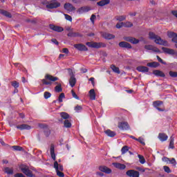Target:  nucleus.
<instances>
[{
    "instance_id": "1",
    "label": "nucleus",
    "mask_w": 177,
    "mask_h": 177,
    "mask_svg": "<svg viewBox=\"0 0 177 177\" xmlns=\"http://www.w3.org/2000/svg\"><path fill=\"white\" fill-rule=\"evenodd\" d=\"M149 39H153L155 44L157 45H162L163 46H168V41L166 40H163L161 39V37L155 35L153 32H149Z\"/></svg>"
},
{
    "instance_id": "2",
    "label": "nucleus",
    "mask_w": 177,
    "mask_h": 177,
    "mask_svg": "<svg viewBox=\"0 0 177 177\" xmlns=\"http://www.w3.org/2000/svg\"><path fill=\"white\" fill-rule=\"evenodd\" d=\"M45 78L46 79H43L41 80L43 85H52V82H55L59 80V77L53 76L49 74H46L45 75ZM46 80H48V81H52V82H48V81H46Z\"/></svg>"
},
{
    "instance_id": "3",
    "label": "nucleus",
    "mask_w": 177,
    "mask_h": 177,
    "mask_svg": "<svg viewBox=\"0 0 177 177\" xmlns=\"http://www.w3.org/2000/svg\"><path fill=\"white\" fill-rule=\"evenodd\" d=\"M86 45L89 48H94L95 49H100V48H106V44L103 42H91L88 41Z\"/></svg>"
},
{
    "instance_id": "4",
    "label": "nucleus",
    "mask_w": 177,
    "mask_h": 177,
    "mask_svg": "<svg viewBox=\"0 0 177 177\" xmlns=\"http://www.w3.org/2000/svg\"><path fill=\"white\" fill-rule=\"evenodd\" d=\"M19 168H20L21 172H23V174L26 175V176L34 177V174H32V171L31 170H30L28 167L21 165Z\"/></svg>"
},
{
    "instance_id": "5",
    "label": "nucleus",
    "mask_w": 177,
    "mask_h": 177,
    "mask_svg": "<svg viewBox=\"0 0 177 177\" xmlns=\"http://www.w3.org/2000/svg\"><path fill=\"white\" fill-rule=\"evenodd\" d=\"M162 104H164V102L160 100L154 101L153 102V107H155V109H157L160 112L165 111V108H161V106H162Z\"/></svg>"
},
{
    "instance_id": "6",
    "label": "nucleus",
    "mask_w": 177,
    "mask_h": 177,
    "mask_svg": "<svg viewBox=\"0 0 177 177\" xmlns=\"http://www.w3.org/2000/svg\"><path fill=\"white\" fill-rule=\"evenodd\" d=\"M50 30H53V31H55L56 32H63L64 31V28L62 26H55V24L49 25Z\"/></svg>"
},
{
    "instance_id": "7",
    "label": "nucleus",
    "mask_w": 177,
    "mask_h": 177,
    "mask_svg": "<svg viewBox=\"0 0 177 177\" xmlns=\"http://www.w3.org/2000/svg\"><path fill=\"white\" fill-rule=\"evenodd\" d=\"M73 46L75 49L80 50V52H87L88 50L86 46L82 44H74Z\"/></svg>"
},
{
    "instance_id": "8",
    "label": "nucleus",
    "mask_w": 177,
    "mask_h": 177,
    "mask_svg": "<svg viewBox=\"0 0 177 177\" xmlns=\"http://www.w3.org/2000/svg\"><path fill=\"white\" fill-rule=\"evenodd\" d=\"M162 50L164 53H167V55H175L177 57V51L172 48H168L167 47H162Z\"/></svg>"
},
{
    "instance_id": "9",
    "label": "nucleus",
    "mask_w": 177,
    "mask_h": 177,
    "mask_svg": "<svg viewBox=\"0 0 177 177\" xmlns=\"http://www.w3.org/2000/svg\"><path fill=\"white\" fill-rule=\"evenodd\" d=\"M126 175L129 177H139L140 176L139 171L133 170V169L128 170L126 172Z\"/></svg>"
},
{
    "instance_id": "10",
    "label": "nucleus",
    "mask_w": 177,
    "mask_h": 177,
    "mask_svg": "<svg viewBox=\"0 0 177 177\" xmlns=\"http://www.w3.org/2000/svg\"><path fill=\"white\" fill-rule=\"evenodd\" d=\"M118 127L122 131H128L129 129V124L126 122H119Z\"/></svg>"
},
{
    "instance_id": "11",
    "label": "nucleus",
    "mask_w": 177,
    "mask_h": 177,
    "mask_svg": "<svg viewBox=\"0 0 177 177\" xmlns=\"http://www.w3.org/2000/svg\"><path fill=\"white\" fill-rule=\"evenodd\" d=\"M124 41H127V42H130L131 44H133V45H136L137 44H139V39H137L135 37H124Z\"/></svg>"
},
{
    "instance_id": "12",
    "label": "nucleus",
    "mask_w": 177,
    "mask_h": 177,
    "mask_svg": "<svg viewBox=\"0 0 177 177\" xmlns=\"http://www.w3.org/2000/svg\"><path fill=\"white\" fill-rule=\"evenodd\" d=\"M167 36L169 38H172L171 41L174 42L175 44H177V33L175 32H167Z\"/></svg>"
},
{
    "instance_id": "13",
    "label": "nucleus",
    "mask_w": 177,
    "mask_h": 177,
    "mask_svg": "<svg viewBox=\"0 0 177 177\" xmlns=\"http://www.w3.org/2000/svg\"><path fill=\"white\" fill-rule=\"evenodd\" d=\"M69 84L71 88H74V86H75V84H77V79L75 78V76L74 75V73H73V72L71 73V78L69 79Z\"/></svg>"
},
{
    "instance_id": "14",
    "label": "nucleus",
    "mask_w": 177,
    "mask_h": 177,
    "mask_svg": "<svg viewBox=\"0 0 177 177\" xmlns=\"http://www.w3.org/2000/svg\"><path fill=\"white\" fill-rule=\"evenodd\" d=\"M54 168L56 171L57 176L64 177V173H63V172L60 171V170H59V163L57 162V161H55L54 162Z\"/></svg>"
},
{
    "instance_id": "15",
    "label": "nucleus",
    "mask_w": 177,
    "mask_h": 177,
    "mask_svg": "<svg viewBox=\"0 0 177 177\" xmlns=\"http://www.w3.org/2000/svg\"><path fill=\"white\" fill-rule=\"evenodd\" d=\"M64 8L65 9V10H67L68 12H74V10H75V7H74L73 4L70 3H66L64 5Z\"/></svg>"
},
{
    "instance_id": "16",
    "label": "nucleus",
    "mask_w": 177,
    "mask_h": 177,
    "mask_svg": "<svg viewBox=\"0 0 177 177\" xmlns=\"http://www.w3.org/2000/svg\"><path fill=\"white\" fill-rule=\"evenodd\" d=\"M91 10V7L89 6H82L77 10V13L79 15H82V13H86L87 12H89Z\"/></svg>"
},
{
    "instance_id": "17",
    "label": "nucleus",
    "mask_w": 177,
    "mask_h": 177,
    "mask_svg": "<svg viewBox=\"0 0 177 177\" xmlns=\"http://www.w3.org/2000/svg\"><path fill=\"white\" fill-rule=\"evenodd\" d=\"M60 6V3L59 2H54V3H48L46 6V8L47 9H56L57 8H59Z\"/></svg>"
},
{
    "instance_id": "18",
    "label": "nucleus",
    "mask_w": 177,
    "mask_h": 177,
    "mask_svg": "<svg viewBox=\"0 0 177 177\" xmlns=\"http://www.w3.org/2000/svg\"><path fill=\"white\" fill-rule=\"evenodd\" d=\"M120 48H125L126 49H132V46L131 44L127 41H120L118 44Z\"/></svg>"
},
{
    "instance_id": "19",
    "label": "nucleus",
    "mask_w": 177,
    "mask_h": 177,
    "mask_svg": "<svg viewBox=\"0 0 177 177\" xmlns=\"http://www.w3.org/2000/svg\"><path fill=\"white\" fill-rule=\"evenodd\" d=\"M17 129H20V131H24V129H26V131H30L31 129V126L28 124H20L17 126Z\"/></svg>"
},
{
    "instance_id": "20",
    "label": "nucleus",
    "mask_w": 177,
    "mask_h": 177,
    "mask_svg": "<svg viewBox=\"0 0 177 177\" xmlns=\"http://www.w3.org/2000/svg\"><path fill=\"white\" fill-rule=\"evenodd\" d=\"M99 169L100 171H101V172H104L105 174H111L112 172L111 169L106 166H100Z\"/></svg>"
},
{
    "instance_id": "21",
    "label": "nucleus",
    "mask_w": 177,
    "mask_h": 177,
    "mask_svg": "<svg viewBox=\"0 0 177 177\" xmlns=\"http://www.w3.org/2000/svg\"><path fill=\"white\" fill-rule=\"evenodd\" d=\"M50 153L51 158L53 160V161H56V154L55 153V145H53V144L50 145Z\"/></svg>"
},
{
    "instance_id": "22",
    "label": "nucleus",
    "mask_w": 177,
    "mask_h": 177,
    "mask_svg": "<svg viewBox=\"0 0 177 177\" xmlns=\"http://www.w3.org/2000/svg\"><path fill=\"white\" fill-rule=\"evenodd\" d=\"M112 165H113V167H115V168H117L118 169H125L127 168V166L125 165L118 162H113L112 163Z\"/></svg>"
},
{
    "instance_id": "23",
    "label": "nucleus",
    "mask_w": 177,
    "mask_h": 177,
    "mask_svg": "<svg viewBox=\"0 0 177 177\" xmlns=\"http://www.w3.org/2000/svg\"><path fill=\"white\" fill-rule=\"evenodd\" d=\"M158 139L160 142H165L166 140H168V136L165 133H160L158 134Z\"/></svg>"
},
{
    "instance_id": "24",
    "label": "nucleus",
    "mask_w": 177,
    "mask_h": 177,
    "mask_svg": "<svg viewBox=\"0 0 177 177\" xmlns=\"http://www.w3.org/2000/svg\"><path fill=\"white\" fill-rule=\"evenodd\" d=\"M68 37H70L71 38H75L77 37H82V35H81L80 32H73L70 31L68 34H67Z\"/></svg>"
},
{
    "instance_id": "25",
    "label": "nucleus",
    "mask_w": 177,
    "mask_h": 177,
    "mask_svg": "<svg viewBox=\"0 0 177 177\" xmlns=\"http://www.w3.org/2000/svg\"><path fill=\"white\" fill-rule=\"evenodd\" d=\"M153 74L156 77H161L162 78H164L165 77V73H164L162 71L160 70L153 71Z\"/></svg>"
},
{
    "instance_id": "26",
    "label": "nucleus",
    "mask_w": 177,
    "mask_h": 177,
    "mask_svg": "<svg viewBox=\"0 0 177 177\" xmlns=\"http://www.w3.org/2000/svg\"><path fill=\"white\" fill-rule=\"evenodd\" d=\"M136 70H138L139 73H149V68L147 66H140L137 67Z\"/></svg>"
},
{
    "instance_id": "27",
    "label": "nucleus",
    "mask_w": 177,
    "mask_h": 177,
    "mask_svg": "<svg viewBox=\"0 0 177 177\" xmlns=\"http://www.w3.org/2000/svg\"><path fill=\"white\" fill-rule=\"evenodd\" d=\"M110 3V0H101L97 2V6H106V5H109Z\"/></svg>"
},
{
    "instance_id": "28",
    "label": "nucleus",
    "mask_w": 177,
    "mask_h": 177,
    "mask_svg": "<svg viewBox=\"0 0 177 177\" xmlns=\"http://www.w3.org/2000/svg\"><path fill=\"white\" fill-rule=\"evenodd\" d=\"M89 96H90L91 100H96V93L95 92V89H91L89 91Z\"/></svg>"
},
{
    "instance_id": "29",
    "label": "nucleus",
    "mask_w": 177,
    "mask_h": 177,
    "mask_svg": "<svg viewBox=\"0 0 177 177\" xmlns=\"http://www.w3.org/2000/svg\"><path fill=\"white\" fill-rule=\"evenodd\" d=\"M1 15L3 16H6V17H8V19H12V14L10 12L5 10H0Z\"/></svg>"
},
{
    "instance_id": "30",
    "label": "nucleus",
    "mask_w": 177,
    "mask_h": 177,
    "mask_svg": "<svg viewBox=\"0 0 177 177\" xmlns=\"http://www.w3.org/2000/svg\"><path fill=\"white\" fill-rule=\"evenodd\" d=\"M103 37L105 39H114V38H115V36H114L113 35H111L110 33H104Z\"/></svg>"
},
{
    "instance_id": "31",
    "label": "nucleus",
    "mask_w": 177,
    "mask_h": 177,
    "mask_svg": "<svg viewBox=\"0 0 177 177\" xmlns=\"http://www.w3.org/2000/svg\"><path fill=\"white\" fill-rule=\"evenodd\" d=\"M105 133L107 135V136H109V138H114V136L116 135L115 131H113L110 129L106 130Z\"/></svg>"
},
{
    "instance_id": "32",
    "label": "nucleus",
    "mask_w": 177,
    "mask_h": 177,
    "mask_svg": "<svg viewBox=\"0 0 177 177\" xmlns=\"http://www.w3.org/2000/svg\"><path fill=\"white\" fill-rule=\"evenodd\" d=\"M111 68L113 71V73H115L116 74L121 73V71H120V68L115 66V65L114 64L111 65Z\"/></svg>"
},
{
    "instance_id": "33",
    "label": "nucleus",
    "mask_w": 177,
    "mask_h": 177,
    "mask_svg": "<svg viewBox=\"0 0 177 177\" xmlns=\"http://www.w3.org/2000/svg\"><path fill=\"white\" fill-rule=\"evenodd\" d=\"M148 67H152L153 68H156V67H158L160 66V64L158 62H149L147 64Z\"/></svg>"
},
{
    "instance_id": "34",
    "label": "nucleus",
    "mask_w": 177,
    "mask_h": 177,
    "mask_svg": "<svg viewBox=\"0 0 177 177\" xmlns=\"http://www.w3.org/2000/svg\"><path fill=\"white\" fill-rule=\"evenodd\" d=\"M174 142H175V138L174 137V136H171L170 137V142L169 145V149H175V146L174 145Z\"/></svg>"
},
{
    "instance_id": "35",
    "label": "nucleus",
    "mask_w": 177,
    "mask_h": 177,
    "mask_svg": "<svg viewBox=\"0 0 177 177\" xmlns=\"http://www.w3.org/2000/svg\"><path fill=\"white\" fill-rule=\"evenodd\" d=\"M4 172L7 174V175H13V169L10 167H5Z\"/></svg>"
},
{
    "instance_id": "36",
    "label": "nucleus",
    "mask_w": 177,
    "mask_h": 177,
    "mask_svg": "<svg viewBox=\"0 0 177 177\" xmlns=\"http://www.w3.org/2000/svg\"><path fill=\"white\" fill-rule=\"evenodd\" d=\"M60 115L62 118H63V120H68V118H70V115H68V113L66 112H61Z\"/></svg>"
},
{
    "instance_id": "37",
    "label": "nucleus",
    "mask_w": 177,
    "mask_h": 177,
    "mask_svg": "<svg viewBox=\"0 0 177 177\" xmlns=\"http://www.w3.org/2000/svg\"><path fill=\"white\" fill-rule=\"evenodd\" d=\"M126 19H127V16L125 15L115 17V20H117V21H124V20H125Z\"/></svg>"
},
{
    "instance_id": "38",
    "label": "nucleus",
    "mask_w": 177,
    "mask_h": 177,
    "mask_svg": "<svg viewBox=\"0 0 177 177\" xmlns=\"http://www.w3.org/2000/svg\"><path fill=\"white\" fill-rule=\"evenodd\" d=\"M64 128H71V122L68 120H66L64 122Z\"/></svg>"
},
{
    "instance_id": "39",
    "label": "nucleus",
    "mask_w": 177,
    "mask_h": 177,
    "mask_svg": "<svg viewBox=\"0 0 177 177\" xmlns=\"http://www.w3.org/2000/svg\"><path fill=\"white\" fill-rule=\"evenodd\" d=\"M13 150L15 151H23V147L18 146V145H14L11 147Z\"/></svg>"
},
{
    "instance_id": "40",
    "label": "nucleus",
    "mask_w": 177,
    "mask_h": 177,
    "mask_svg": "<svg viewBox=\"0 0 177 177\" xmlns=\"http://www.w3.org/2000/svg\"><path fill=\"white\" fill-rule=\"evenodd\" d=\"M129 147H128V146L125 145V146L122 147V148L121 149V153H122V154H125V153L129 151Z\"/></svg>"
},
{
    "instance_id": "41",
    "label": "nucleus",
    "mask_w": 177,
    "mask_h": 177,
    "mask_svg": "<svg viewBox=\"0 0 177 177\" xmlns=\"http://www.w3.org/2000/svg\"><path fill=\"white\" fill-rule=\"evenodd\" d=\"M66 97V95H64V93H62L58 97V102L59 103H62L63 102V99Z\"/></svg>"
},
{
    "instance_id": "42",
    "label": "nucleus",
    "mask_w": 177,
    "mask_h": 177,
    "mask_svg": "<svg viewBox=\"0 0 177 177\" xmlns=\"http://www.w3.org/2000/svg\"><path fill=\"white\" fill-rule=\"evenodd\" d=\"M11 85L12 86H13V88H15V89H17V88H19V86H20V84L16 81H12L11 82Z\"/></svg>"
},
{
    "instance_id": "43",
    "label": "nucleus",
    "mask_w": 177,
    "mask_h": 177,
    "mask_svg": "<svg viewBox=\"0 0 177 177\" xmlns=\"http://www.w3.org/2000/svg\"><path fill=\"white\" fill-rule=\"evenodd\" d=\"M55 92H57L58 93L60 92H62L63 88H62V84H58L57 86H55Z\"/></svg>"
},
{
    "instance_id": "44",
    "label": "nucleus",
    "mask_w": 177,
    "mask_h": 177,
    "mask_svg": "<svg viewBox=\"0 0 177 177\" xmlns=\"http://www.w3.org/2000/svg\"><path fill=\"white\" fill-rule=\"evenodd\" d=\"M139 162L140 164H145L146 162V159H145V157L142 155H138Z\"/></svg>"
},
{
    "instance_id": "45",
    "label": "nucleus",
    "mask_w": 177,
    "mask_h": 177,
    "mask_svg": "<svg viewBox=\"0 0 177 177\" xmlns=\"http://www.w3.org/2000/svg\"><path fill=\"white\" fill-rule=\"evenodd\" d=\"M169 75H170V77H171V78H177V72L170 71L169 72Z\"/></svg>"
},
{
    "instance_id": "46",
    "label": "nucleus",
    "mask_w": 177,
    "mask_h": 177,
    "mask_svg": "<svg viewBox=\"0 0 177 177\" xmlns=\"http://www.w3.org/2000/svg\"><path fill=\"white\" fill-rule=\"evenodd\" d=\"M52 96V94L48 91H45L44 93V99H49Z\"/></svg>"
},
{
    "instance_id": "47",
    "label": "nucleus",
    "mask_w": 177,
    "mask_h": 177,
    "mask_svg": "<svg viewBox=\"0 0 177 177\" xmlns=\"http://www.w3.org/2000/svg\"><path fill=\"white\" fill-rule=\"evenodd\" d=\"M144 48L147 50H153L154 46H153L151 44H149V45H145Z\"/></svg>"
},
{
    "instance_id": "48",
    "label": "nucleus",
    "mask_w": 177,
    "mask_h": 177,
    "mask_svg": "<svg viewBox=\"0 0 177 177\" xmlns=\"http://www.w3.org/2000/svg\"><path fill=\"white\" fill-rule=\"evenodd\" d=\"M136 140L137 142H139V143H140L141 145H143L144 146L146 145V144L145 143V140H144L143 138H142V137H140V138L136 139Z\"/></svg>"
},
{
    "instance_id": "49",
    "label": "nucleus",
    "mask_w": 177,
    "mask_h": 177,
    "mask_svg": "<svg viewBox=\"0 0 177 177\" xmlns=\"http://www.w3.org/2000/svg\"><path fill=\"white\" fill-rule=\"evenodd\" d=\"M71 94L73 97H74V99H76L77 100H80V97H78V95H77V93H75V91H74V90H71Z\"/></svg>"
},
{
    "instance_id": "50",
    "label": "nucleus",
    "mask_w": 177,
    "mask_h": 177,
    "mask_svg": "<svg viewBox=\"0 0 177 177\" xmlns=\"http://www.w3.org/2000/svg\"><path fill=\"white\" fill-rule=\"evenodd\" d=\"M74 110L76 111V113H80V111L82 110V106L80 105H77L75 106Z\"/></svg>"
},
{
    "instance_id": "51",
    "label": "nucleus",
    "mask_w": 177,
    "mask_h": 177,
    "mask_svg": "<svg viewBox=\"0 0 177 177\" xmlns=\"http://www.w3.org/2000/svg\"><path fill=\"white\" fill-rule=\"evenodd\" d=\"M123 26L124 27L129 28V27H132L133 24L131 22L127 21L124 23Z\"/></svg>"
},
{
    "instance_id": "52",
    "label": "nucleus",
    "mask_w": 177,
    "mask_h": 177,
    "mask_svg": "<svg viewBox=\"0 0 177 177\" xmlns=\"http://www.w3.org/2000/svg\"><path fill=\"white\" fill-rule=\"evenodd\" d=\"M163 169L165 172H167V174H171V169H169V167L168 166H164Z\"/></svg>"
},
{
    "instance_id": "53",
    "label": "nucleus",
    "mask_w": 177,
    "mask_h": 177,
    "mask_svg": "<svg viewBox=\"0 0 177 177\" xmlns=\"http://www.w3.org/2000/svg\"><path fill=\"white\" fill-rule=\"evenodd\" d=\"M64 16H65L66 20H68V21H73V17H71V16L67 14H64Z\"/></svg>"
},
{
    "instance_id": "54",
    "label": "nucleus",
    "mask_w": 177,
    "mask_h": 177,
    "mask_svg": "<svg viewBox=\"0 0 177 177\" xmlns=\"http://www.w3.org/2000/svg\"><path fill=\"white\" fill-rule=\"evenodd\" d=\"M169 162L173 165H176V160L174 158H172L171 160L169 159Z\"/></svg>"
},
{
    "instance_id": "55",
    "label": "nucleus",
    "mask_w": 177,
    "mask_h": 177,
    "mask_svg": "<svg viewBox=\"0 0 177 177\" xmlns=\"http://www.w3.org/2000/svg\"><path fill=\"white\" fill-rule=\"evenodd\" d=\"M95 19H96V15H92L90 18V20L93 23V24H95Z\"/></svg>"
},
{
    "instance_id": "56",
    "label": "nucleus",
    "mask_w": 177,
    "mask_h": 177,
    "mask_svg": "<svg viewBox=\"0 0 177 177\" xmlns=\"http://www.w3.org/2000/svg\"><path fill=\"white\" fill-rule=\"evenodd\" d=\"M122 27H124V22L118 23L116 24V28H122Z\"/></svg>"
},
{
    "instance_id": "57",
    "label": "nucleus",
    "mask_w": 177,
    "mask_h": 177,
    "mask_svg": "<svg viewBox=\"0 0 177 177\" xmlns=\"http://www.w3.org/2000/svg\"><path fill=\"white\" fill-rule=\"evenodd\" d=\"M156 58L158 61L160 62V63H162V64H165V62H164V61L162 60V59H161V57H160V56L157 55Z\"/></svg>"
},
{
    "instance_id": "58",
    "label": "nucleus",
    "mask_w": 177,
    "mask_h": 177,
    "mask_svg": "<svg viewBox=\"0 0 177 177\" xmlns=\"http://www.w3.org/2000/svg\"><path fill=\"white\" fill-rule=\"evenodd\" d=\"M153 52H156V53H161V50L158 49L157 47H153V49L152 50Z\"/></svg>"
},
{
    "instance_id": "59",
    "label": "nucleus",
    "mask_w": 177,
    "mask_h": 177,
    "mask_svg": "<svg viewBox=\"0 0 177 177\" xmlns=\"http://www.w3.org/2000/svg\"><path fill=\"white\" fill-rule=\"evenodd\" d=\"M14 177H26L24 175H23V174L21 173H17L15 175Z\"/></svg>"
},
{
    "instance_id": "60",
    "label": "nucleus",
    "mask_w": 177,
    "mask_h": 177,
    "mask_svg": "<svg viewBox=\"0 0 177 177\" xmlns=\"http://www.w3.org/2000/svg\"><path fill=\"white\" fill-rule=\"evenodd\" d=\"M162 160V161H164L165 162H169V158L163 157Z\"/></svg>"
},
{
    "instance_id": "61",
    "label": "nucleus",
    "mask_w": 177,
    "mask_h": 177,
    "mask_svg": "<svg viewBox=\"0 0 177 177\" xmlns=\"http://www.w3.org/2000/svg\"><path fill=\"white\" fill-rule=\"evenodd\" d=\"M51 41H53V43L55 44V45H59V41H57V39H52Z\"/></svg>"
},
{
    "instance_id": "62",
    "label": "nucleus",
    "mask_w": 177,
    "mask_h": 177,
    "mask_svg": "<svg viewBox=\"0 0 177 177\" xmlns=\"http://www.w3.org/2000/svg\"><path fill=\"white\" fill-rule=\"evenodd\" d=\"M62 52H63V53H66V54H68V48H63L62 49Z\"/></svg>"
},
{
    "instance_id": "63",
    "label": "nucleus",
    "mask_w": 177,
    "mask_h": 177,
    "mask_svg": "<svg viewBox=\"0 0 177 177\" xmlns=\"http://www.w3.org/2000/svg\"><path fill=\"white\" fill-rule=\"evenodd\" d=\"M63 165L58 164V171H63Z\"/></svg>"
},
{
    "instance_id": "64",
    "label": "nucleus",
    "mask_w": 177,
    "mask_h": 177,
    "mask_svg": "<svg viewBox=\"0 0 177 177\" xmlns=\"http://www.w3.org/2000/svg\"><path fill=\"white\" fill-rule=\"evenodd\" d=\"M136 169H138V171H140V172H145V169H142L141 167H137Z\"/></svg>"
}]
</instances>
